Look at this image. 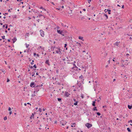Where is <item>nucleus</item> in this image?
Instances as JSON below:
<instances>
[{
    "mask_svg": "<svg viewBox=\"0 0 132 132\" xmlns=\"http://www.w3.org/2000/svg\"><path fill=\"white\" fill-rule=\"evenodd\" d=\"M73 67L70 69V71L72 72V74H73V72L76 73V71L78 70V68L76 66L75 64H73Z\"/></svg>",
    "mask_w": 132,
    "mask_h": 132,
    "instance_id": "obj_1",
    "label": "nucleus"
},
{
    "mask_svg": "<svg viewBox=\"0 0 132 132\" xmlns=\"http://www.w3.org/2000/svg\"><path fill=\"white\" fill-rule=\"evenodd\" d=\"M54 50L56 52V53L59 54H61V50L59 48H55Z\"/></svg>",
    "mask_w": 132,
    "mask_h": 132,
    "instance_id": "obj_2",
    "label": "nucleus"
},
{
    "mask_svg": "<svg viewBox=\"0 0 132 132\" xmlns=\"http://www.w3.org/2000/svg\"><path fill=\"white\" fill-rule=\"evenodd\" d=\"M85 126L88 128L89 129L92 126V125L91 124L88 123L85 124Z\"/></svg>",
    "mask_w": 132,
    "mask_h": 132,
    "instance_id": "obj_3",
    "label": "nucleus"
},
{
    "mask_svg": "<svg viewBox=\"0 0 132 132\" xmlns=\"http://www.w3.org/2000/svg\"><path fill=\"white\" fill-rule=\"evenodd\" d=\"M120 42H116L113 44L115 46L119 47V45Z\"/></svg>",
    "mask_w": 132,
    "mask_h": 132,
    "instance_id": "obj_4",
    "label": "nucleus"
},
{
    "mask_svg": "<svg viewBox=\"0 0 132 132\" xmlns=\"http://www.w3.org/2000/svg\"><path fill=\"white\" fill-rule=\"evenodd\" d=\"M107 55V54L106 52L102 53L101 54V56L104 57H105Z\"/></svg>",
    "mask_w": 132,
    "mask_h": 132,
    "instance_id": "obj_5",
    "label": "nucleus"
},
{
    "mask_svg": "<svg viewBox=\"0 0 132 132\" xmlns=\"http://www.w3.org/2000/svg\"><path fill=\"white\" fill-rule=\"evenodd\" d=\"M40 35L42 37H43L44 35V32L42 30H40Z\"/></svg>",
    "mask_w": 132,
    "mask_h": 132,
    "instance_id": "obj_6",
    "label": "nucleus"
},
{
    "mask_svg": "<svg viewBox=\"0 0 132 132\" xmlns=\"http://www.w3.org/2000/svg\"><path fill=\"white\" fill-rule=\"evenodd\" d=\"M57 32L60 34L64 36V34H62V30H57Z\"/></svg>",
    "mask_w": 132,
    "mask_h": 132,
    "instance_id": "obj_7",
    "label": "nucleus"
},
{
    "mask_svg": "<svg viewBox=\"0 0 132 132\" xmlns=\"http://www.w3.org/2000/svg\"><path fill=\"white\" fill-rule=\"evenodd\" d=\"M34 56H37V57H39V55L38 54H36L35 53L34 54Z\"/></svg>",
    "mask_w": 132,
    "mask_h": 132,
    "instance_id": "obj_8",
    "label": "nucleus"
},
{
    "mask_svg": "<svg viewBox=\"0 0 132 132\" xmlns=\"http://www.w3.org/2000/svg\"><path fill=\"white\" fill-rule=\"evenodd\" d=\"M65 95L67 97H68L70 95L68 92H66L65 94Z\"/></svg>",
    "mask_w": 132,
    "mask_h": 132,
    "instance_id": "obj_9",
    "label": "nucleus"
},
{
    "mask_svg": "<svg viewBox=\"0 0 132 132\" xmlns=\"http://www.w3.org/2000/svg\"><path fill=\"white\" fill-rule=\"evenodd\" d=\"M78 38L80 40H81L83 41L84 40L83 39V37H81L80 36Z\"/></svg>",
    "mask_w": 132,
    "mask_h": 132,
    "instance_id": "obj_10",
    "label": "nucleus"
},
{
    "mask_svg": "<svg viewBox=\"0 0 132 132\" xmlns=\"http://www.w3.org/2000/svg\"><path fill=\"white\" fill-rule=\"evenodd\" d=\"M46 64H47L48 65H50L49 61L48 60H47L45 62Z\"/></svg>",
    "mask_w": 132,
    "mask_h": 132,
    "instance_id": "obj_11",
    "label": "nucleus"
},
{
    "mask_svg": "<svg viewBox=\"0 0 132 132\" xmlns=\"http://www.w3.org/2000/svg\"><path fill=\"white\" fill-rule=\"evenodd\" d=\"M16 39L15 38H14L13 39H12V40L13 41V43H14V42L16 41Z\"/></svg>",
    "mask_w": 132,
    "mask_h": 132,
    "instance_id": "obj_12",
    "label": "nucleus"
},
{
    "mask_svg": "<svg viewBox=\"0 0 132 132\" xmlns=\"http://www.w3.org/2000/svg\"><path fill=\"white\" fill-rule=\"evenodd\" d=\"M77 85L79 86V87H80L81 86V83H79L78 82L77 83Z\"/></svg>",
    "mask_w": 132,
    "mask_h": 132,
    "instance_id": "obj_13",
    "label": "nucleus"
},
{
    "mask_svg": "<svg viewBox=\"0 0 132 132\" xmlns=\"http://www.w3.org/2000/svg\"><path fill=\"white\" fill-rule=\"evenodd\" d=\"M72 124V125H71V126L72 127H75V125H76V123H74L73 124Z\"/></svg>",
    "mask_w": 132,
    "mask_h": 132,
    "instance_id": "obj_14",
    "label": "nucleus"
},
{
    "mask_svg": "<svg viewBox=\"0 0 132 132\" xmlns=\"http://www.w3.org/2000/svg\"><path fill=\"white\" fill-rule=\"evenodd\" d=\"M132 106H130L129 105H128V108L129 109H131L132 108Z\"/></svg>",
    "mask_w": 132,
    "mask_h": 132,
    "instance_id": "obj_15",
    "label": "nucleus"
},
{
    "mask_svg": "<svg viewBox=\"0 0 132 132\" xmlns=\"http://www.w3.org/2000/svg\"><path fill=\"white\" fill-rule=\"evenodd\" d=\"M61 25L63 26L64 27H66L67 26V25H64V24L63 23H62L61 24Z\"/></svg>",
    "mask_w": 132,
    "mask_h": 132,
    "instance_id": "obj_16",
    "label": "nucleus"
},
{
    "mask_svg": "<svg viewBox=\"0 0 132 132\" xmlns=\"http://www.w3.org/2000/svg\"><path fill=\"white\" fill-rule=\"evenodd\" d=\"M104 17L105 18H106V19H108V16L106 15L105 14L104 15Z\"/></svg>",
    "mask_w": 132,
    "mask_h": 132,
    "instance_id": "obj_17",
    "label": "nucleus"
},
{
    "mask_svg": "<svg viewBox=\"0 0 132 132\" xmlns=\"http://www.w3.org/2000/svg\"><path fill=\"white\" fill-rule=\"evenodd\" d=\"M95 101L93 102V103L92 104V105L93 106H95Z\"/></svg>",
    "mask_w": 132,
    "mask_h": 132,
    "instance_id": "obj_18",
    "label": "nucleus"
},
{
    "mask_svg": "<svg viewBox=\"0 0 132 132\" xmlns=\"http://www.w3.org/2000/svg\"><path fill=\"white\" fill-rule=\"evenodd\" d=\"M96 107H95L93 109V110L94 111H97V110L96 109Z\"/></svg>",
    "mask_w": 132,
    "mask_h": 132,
    "instance_id": "obj_19",
    "label": "nucleus"
},
{
    "mask_svg": "<svg viewBox=\"0 0 132 132\" xmlns=\"http://www.w3.org/2000/svg\"><path fill=\"white\" fill-rule=\"evenodd\" d=\"M127 129L128 131L130 132L131 131L130 129L129 128H128Z\"/></svg>",
    "mask_w": 132,
    "mask_h": 132,
    "instance_id": "obj_20",
    "label": "nucleus"
},
{
    "mask_svg": "<svg viewBox=\"0 0 132 132\" xmlns=\"http://www.w3.org/2000/svg\"><path fill=\"white\" fill-rule=\"evenodd\" d=\"M81 97L82 98H83L84 97V95L83 94H81Z\"/></svg>",
    "mask_w": 132,
    "mask_h": 132,
    "instance_id": "obj_21",
    "label": "nucleus"
},
{
    "mask_svg": "<svg viewBox=\"0 0 132 132\" xmlns=\"http://www.w3.org/2000/svg\"><path fill=\"white\" fill-rule=\"evenodd\" d=\"M7 118L6 117H5L4 118V120H6L7 119Z\"/></svg>",
    "mask_w": 132,
    "mask_h": 132,
    "instance_id": "obj_22",
    "label": "nucleus"
},
{
    "mask_svg": "<svg viewBox=\"0 0 132 132\" xmlns=\"http://www.w3.org/2000/svg\"><path fill=\"white\" fill-rule=\"evenodd\" d=\"M77 103H78V101H77L74 104V105H77Z\"/></svg>",
    "mask_w": 132,
    "mask_h": 132,
    "instance_id": "obj_23",
    "label": "nucleus"
},
{
    "mask_svg": "<svg viewBox=\"0 0 132 132\" xmlns=\"http://www.w3.org/2000/svg\"><path fill=\"white\" fill-rule=\"evenodd\" d=\"M40 8L41 9H42L43 10H44V11H46V10L44 8H43L42 7H40Z\"/></svg>",
    "mask_w": 132,
    "mask_h": 132,
    "instance_id": "obj_24",
    "label": "nucleus"
},
{
    "mask_svg": "<svg viewBox=\"0 0 132 132\" xmlns=\"http://www.w3.org/2000/svg\"><path fill=\"white\" fill-rule=\"evenodd\" d=\"M57 100L59 102H61V99L60 98H58Z\"/></svg>",
    "mask_w": 132,
    "mask_h": 132,
    "instance_id": "obj_25",
    "label": "nucleus"
},
{
    "mask_svg": "<svg viewBox=\"0 0 132 132\" xmlns=\"http://www.w3.org/2000/svg\"><path fill=\"white\" fill-rule=\"evenodd\" d=\"M77 45L78 46H80L81 45V44L80 43H79L78 42H77Z\"/></svg>",
    "mask_w": 132,
    "mask_h": 132,
    "instance_id": "obj_26",
    "label": "nucleus"
},
{
    "mask_svg": "<svg viewBox=\"0 0 132 132\" xmlns=\"http://www.w3.org/2000/svg\"><path fill=\"white\" fill-rule=\"evenodd\" d=\"M107 11L108 12V13L109 14H110L111 13H110V12H111V10H107Z\"/></svg>",
    "mask_w": 132,
    "mask_h": 132,
    "instance_id": "obj_27",
    "label": "nucleus"
},
{
    "mask_svg": "<svg viewBox=\"0 0 132 132\" xmlns=\"http://www.w3.org/2000/svg\"><path fill=\"white\" fill-rule=\"evenodd\" d=\"M32 86H33V82H32L30 85V86L31 87H32Z\"/></svg>",
    "mask_w": 132,
    "mask_h": 132,
    "instance_id": "obj_28",
    "label": "nucleus"
},
{
    "mask_svg": "<svg viewBox=\"0 0 132 132\" xmlns=\"http://www.w3.org/2000/svg\"><path fill=\"white\" fill-rule=\"evenodd\" d=\"M97 114L98 116H100L101 115V114L99 112H98L97 113Z\"/></svg>",
    "mask_w": 132,
    "mask_h": 132,
    "instance_id": "obj_29",
    "label": "nucleus"
},
{
    "mask_svg": "<svg viewBox=\"0 0 132 132\" xmlns=\"http://www.w3.org/2000/svg\"><path fill=\"white\" fill-rule=\"evenodd\" d=\"M1 70L2 71V72H4V74H5V73L6 72L4 70Z\"/></svg>",
    "mask_w": 132,
    "mask_h": 132,
    "instance_id": "obj_30",
    "label": "nucleus"
},
{
    "mask_svg": "<svg viewBox=\"0 0 132 132\" xmlns=\"http://www.w3.org/2000/svg\"><path fill=\"white\" fill-rule=\"evenodd\" d=\"M2 38L3 39H5V36H2Z\"/></svg>",
    "mask_w": 132,
    "mask_h": 132,
    "instance_id": "obj_31",
    "label": "nucleus"
},
{
    "mask_svg": "<svg viewBox=\"0 0 132 132\" xmlns=\"http://www.w3.org/2000/svg\"><path fill=\"white\" fill-rule=\"evenodd\" d=\"M128 122V123H130V122H131V123H132V120H130Z\"/></svg>",
    "mask_w": 132,
    "mask_h": 132,
    "instance_id": "obj_32",
    "label": "nucleus"
},
{
    "mask_svg": "<svg viewBox=\"0 0 132 132\" xmlns=\"http://www.w3.org/2000/svg\"><path fill=\"white\" fill-rule=\"evenodd\" d=\"M39 111L40 112H41L42 111V109L39 108Z\"/></svg>",
    "mask_w": 132,
    "mask_h": 132,
    "instance_id": "obj_33",
    "label": "nucleus"
},
{
    "mask_svg": "<svg viewBox=\"0 0 132 132\" xmlns=\"http://www.w3.org/2000/svg\"><path fill=\"white\" fill-rule=\"evenodd\" d=\"M56 28H57V30H58V29H59L60 28L58 26H57V27H56Z\"/></svg>",
    "mask_w": 132,
    "mask_h": 132,
    "instance_id": "obj_34",
    "label": "nucleus"
},
{
    "mask_svg": "<svg viewBox=\"0 0 132 132\" xmlns=\"http://www.w3.org/2000/svg\"><path fill=\"white\" fill-rule=\"evenodd\" d=\"M11 109L10 107H9V108L8 110L9 111H10L11 110Z\"/></svg>",
    "mask_w": 132,
    "mask_h": 132,
    "instance_id": "obj_35",
    "label": "nucleus"
},
{
    "mask_svg": "<svg viewBox=\"0 0 132 132\" xmlns=\"http://www.w3.org/2000/svg\"><path fill=\"white\" fill-rule=\"evenodd\" d=\"M34 68H36V66L35 64L34 65Z\"/></svg>",
    "mask_w": 132,
    "mask_h": 132,
    "instance_id": "obj_36",
    "label": "nucleus"
},
{
    "mask_svg": "<svg viewBox=\"0 0 132 132\" xmlns=\"http://www.w3.org/2000/svg\"><path fill=\"white\" fill-rule=\"evenodd\" d=\"M67 46V44H65L64 45V47H66Z\"/></svg>",
    "mask_w": 132,
    "mask_h": 132,
    "instance_id": "obj_37",
    "label": "nucleus"
},
{
    "mask_svg": "<svg viewBox=\"0 0 132 132\" xmlns=\"http://www.w3.org/2000/svg\"><path fill=\"white\" fill-rule=\"evenodd\" d=\"M29 45H27V44H26V47L27 48L28 47V46H29Z\"/></svg>",
    "mask_w": 132,
    "mask_h": 132,
    "instance_id": "obj_38",
    "label": "nucleus"
},
{
    "mask_svg": "<svg viewBox=\"0 0 132 132\" xmlns=\"http://www.w3.org/2000/svg\"><path fill=\"white\" fill-rule=\"evenodd\" d=\"M129 39H130V40H131L132 39V38L131 37H129Z\"/></svg>",
    "mask_w": 132,
    "mask_h": 132,
    "instance_id": "obj_39",
    "label": "nucleus"
},
{
    "mask_svg": "<svg viewBox=\"0 0 132 132\" xmlns=\"http://www.w3.org/2000/svg\"><path fill=\"white\" fill-rule=\"evenodd\" d=\"M12 112L11 111H10L9 112V114H12Z\"/></svg>",
    "mask_w": 132,
    "mask_h": 132,
    "instance_id": "obj_40",
    "label": "nucleus"
},
{
    "mask_svg": "<svg viewBox=\"0 0 132 132\" xmlns=\"http://www.w3.org/2000/svg\"><path fill=\"white\" fill-rule=\"evenodd\" d=\"M32 62H33V60H32V62H31V65H32L33 64V63H32Z\"/></svg>",
    "mask_w": 132,
    "mask_h": 132,
    "instance_id": "obj_41",
    "label": "nucleus"
},
{
    "mask_svg": "<svg viewBox=\"0 0 132 132\" xmlns=\"http://www.w3.org/2000/svg\"><path fill=\"white\" fill-rule=\"evenodd\" d=\"M5 28L7 29V24H6V26L5 27Z\"/></svg>",
    "mask_w": 132,
    "mask_h": 132,
    "instance_id": "obj_42",
    "label": "nucleus"
},
{
    "mask_svg": "<svg viewBox=\"0 0 132 132\" xmlns=\"http://www.w3.org/2000/svg\"><path fill=\"white\" fill-rule=\"evenodd\" d=\"M67 122H66L65 123V124H62V125H63V126H64V125H65L66 124V123H67Z\"/></svg>",
    "mask_w": 132,
    "mask_h": 132,
    "instance_id": "obj_43",
    "label": "nucleus"
},
{
    "mask_svg": "<svg viewBox=\"0 0 132 132\" xmlns=\"http://www.w3.org/2000/svg\"><path fill=\"white\" fill-rule=\"evenodd\" d=\"M8 11L10 12H11V11L10 9H9L8 10Z\"/></svg>",
    "mask_w": 132,
    "mask_h": 132,
    "instance_id": "obj_44",
    "label": "nucleus"
},
{
    "mask_svg": "<svg viewBox=\"0 0 132 132\" xmlns=\"http://www.w3.org/2000/svg\"><path fill=\"white\" fill-rule=\"evenodd\" d=\"M10 81V80L9 79H7V82H9V81Z\"/></svg>",
    "mask_w": 132,
    "mask_h": 132,
    "instance_id": "obj_45",
    "label": "nucleus"
},
{
    "mask_svg": "<svg viewBox=\"0 0 132 132\" xmlns=\"http://www.w3.org/2000/svg\"><path fill=\"white\" fill-rule=\"evenodd\" d=\"M84 59H89L88 57H84Z\"/></svg>",
    "mask_w": 132,
    "mask_h": 132,
    "instance_id": "obj_46",
    "label": "nucleus"
},
{
    "mask_svg": "<svg viewBox=\"0 0 132 132\" xmlns=\"http://www.w3.org/2000/svg\"><path fill=\"white\" fill-rule=\"evenodd\" d=\"M51 3L53 4V5H54L55 4L53 2H51Z\"/></svg>",
    "mask_w": 132,
    "mask_h": 132,
    "instance_id": "obj_47",
    "label": "nucleus"
},
{
    "mask_svg": "<svg viewBox=\"0 0 132 132\" xmlns=\"http://www.w3.org/2000/svg\"><path fill=\"white\" fill-rule=\"evenodd\" d=\"M124 7V5H123L122 6V8H123Z\"/></svg>",
    "mask_w": 132,
    "mask_h": 132,
    "instance_id": "obj_48",
    "label": "nucleus"
},
{
    "mask_svg": "<svg viewBox=\"0 0 132 132\" xmlns=\"http://www.w3.org/2000/svg\"><path fill=\"white\" fill-rule=\"evenodd\" d=\"M88 3H90V2H91V0H88Z\"/></svg>",
    "mask_w": 132,
    "mask_h": 132,
    "instance_id": "obj_49",
    "label": "nucleus"
},
{
    "mask_svg": "<svg viewBox=\"0 0 132 132\" xmlns=\"http://www.w3.org/2000/svg\"><path fill=\"white\" fill-rule=\"evenodd\" d=\"M22 0H17V1H22Z\"/></svg>",
    "mask_w": 132,
    "mask_h": 132,
    "instance_id": "obj_50",
    "label": "nucleus"
},
{
    "mask_svg": "<svg viewBox=\"0 0 132 132\" xmlns=\"http://www.w3.org/2000/svg\"><path fill=\"white\" fill-rule=\"evenodd\" d=\"M56 72L57 73H58L59 72V71L58 70H57L56 71Z\"/></svg>",
    "mask_w": 132,
    "mask_h": 132,
    "instance_id": "obj_51",
    "label": "nucleus"
},
{
    "mask_svg": "<svg viewBox=\"0 0 132 132\" xmlns=\"http://www.w3.org/2000/svg\"><path fill=\"white\" fill-rule=\"evenodd\" d=\"M126 56H128V55H129V54H126Z\"/></svg>",
    "mask_w": 132,
    "mask_h": 132,
    "instance_id": "obj_52",
    "label": "nucleus"
},
{
    "mask_svg": "<svg viewBox=\"0 0 132 132\" xmlns=\"http://www.w3.org/2000/svg\"><path fill=\"white\" fill-rule=\"evenodd\" d=\"M24 105H25V106H26L27 105V104L26 103H24Z\"/></svg>",
    "mask_w": 132,
    "mask_h": 132,
    "instance_id": "obj_53",
    "label": "nucleus"
},
{
    "mask_svg": "<svg viewBox=\"0 0 132 132\" xmlns=\"http://www.w3.org/2000/svg\"><path fill=\"white\" fill-rule=\"evenodd\" d=\"M27 104H30V106L31 105V104H30L29 103H27Z\"/></svg>",
    "mask_w": 132,
    "mask_h": 132,
    "instance_id": "obj_54",
    "label": "nucleus"
},
{
    "mask_svg": "<svg viewBox=\"0 0 132 132\" xmlns=\"http://www.w3.org/2000/svg\"><path fill=\"white\" fill-rule=\"evenodd\" d=\"M83 10L84 11H86V10L85 9H83Z\"/></svg>",
    "mask_w": 132,
    "mask_h": 132,
    "instance_id": "obj_55",
    "label": "nucleus"
},
{
    "mask_svg": "<svg viewBox=\"0 0 132 132\" xmlns=\"http://www.w3.org/2000/svg\"><path fill=\"white\" fill-rule=\"evenodd\" d=\"M116 80V79H113V81H115Z\"/></svg>",
    "mask_w": 132,
    "mask_h": 132,
    "instance_id": "obj_56",
    "label": "nucleus"
},
{
    "mask_svg": "<svg viewBox=\"0 0 132 132\" xmlns=\"http://www.w3.org/2000/svg\"><path fill=\"white\" fill-rule=\"evenodd\" d=\"M0 24H1V25H3V24H2V23H0Z\"/></svg>",
    "mask_w": 132,
    "mask_h": 132,
    "instance_id": "obj_57",
    "label": "nucleus"
},
{
    "mask_svg": "<svg viewBox=\"0 0 132 132\" xmlns=\"http://www.w3.org/2000/svg\"><path fill=\"white\" fill-rule=\"evenodd\" d=\"M84 18V17H82L81 18V20H83V19Z\"/></svg>",
    "mask_w": 132,
    "mask_h": 132,
    "instance_id": "obj_58",
    "label": "nucleus"
},
{
    "mask_svg": "<svg viewBox=\"0 0 132 132\" xmlns=\"http://www.w3.org/2000/svg\"><path fill=\"white\" fill-rule=\"evenodd\" d=\"M8 41L9 42H10V40L9 39H8Z\"/></svg>",
    "mask_w": 132,
    "mask_h": 132,
    "instance_id": "obj_59",
    "label": "nucleus"
},
{
    "mask_svg": "<svg viewBox=\"0 0 132 132\" xmlns=\"http://www.w3.org/2000/svg\"><path fill=\"white\" fill-rule=\"evenodd\" d=\"M117 6H119V7H120V6L119 5H118V4L117 5Z\"/></svg>",
    "mask_w": 132,
    "mask_h": 132,
    "instance_id": "obj_60",
    "label": "nucleus"
},
{
    "mask_svg": "<svg viewBox=\"0 0 132 132\" xmlns=\"http://www.w3.org/2000/svg\"><path fill=\"white\" fill-rule=\"evenodd\" d=\"M97 81H95V82L96 83H97Z\"/></svg>",
    "mask_w": 132,
    "mask_h": 132,
    "instance_id": "obj_61",
    "label": "nucleus"
},
{
    "mask_svg": "<svg viewBox=\"0 0 132 132\" xmlns=\"http://www.w3.org/2000/svg\"><path fill=\"white\" fill-rule=\"evenodd\" d=\"M68 126H67V127H66V129H68Z\"/></svg>",
    "mask_w": 132,
    "mask_h": 132,
    "instance_id": "obj_62",
    "label": "nucleus"
},
{
    "mask_svg": "<svg viewBox=\"0 0 132 132\" xmlns=\"http://www.w3.org/2000/svg\"><path fill=\"white\" fill-rule=\"evenodd\" d=\"M5 27V25H3V27L4 28V27Z\"/></svg>",
    "mask_w": 132,
    "mask_h": 132,
    "instance_id": "obj_63",
    "label": "nucleus"
},
{
    "mask_svg": "<svg viewBox=\"0 0 132 132\" xmlns=\"http://www.w3.org/2000/svg\"><path fill=\"white\" fill-rule=\"evenodd\" d=\"M6 18V17L5 16H4L3 17V18L5 19Z\"/></svg>",
    "mask_w": 132,
    "mask_h": 132,
    "instance_id": "obj_64",
    "label": "nucleus"
}]
</instances>
